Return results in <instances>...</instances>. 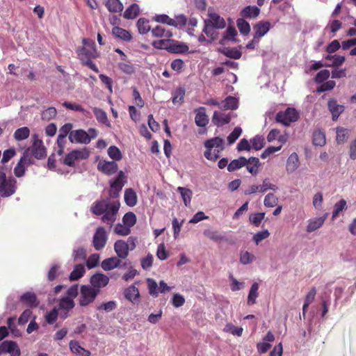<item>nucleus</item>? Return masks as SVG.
Here are the masks:
<instances>
[{"label":"nucleus","mask_w":356,"mask_h":356,"mask_svg":"<svg viewBox=\"0 0 356 356\" xmlns=\"http://www.w3.org/2000/svg\"><path fill=\"white\" fill-rule=\"evenodd\" d=\"M119 208L120 203L111 202L108 198H106L95 201L90 211L96 216L103 215L102 221L111 227L116 220Z\"/></svg>","instance_id":"1"},{"label":"nucleus","mask_w":356,"mask_h":356,"mask_svg":"<svg viewBox=\"0 0 356 356\" xmlns=\"http://www.w3.org/2000/svg\"><path fill=\"white\" fill-rule=\"evenodd\" d=\"M83 47H79L76 50L78 58L81 61L82 64L88 67L95 72H99V70L96 65L92 61L99 56L95 43L92 40L83 38L82 40Z\"/></svg>","instance_id":"2"},{"label":"nucleus","mask_w":356,"mask_h":356,"mask_svg":"<svg viewBox=\"0 0 356 356\" xmlns=\"http://www.w3.org/2000/svg\"><path fill=\"white\" fill-rule=\"evenodd\" d=\"M206 150L204 153L205 158L211 161H216L220 154L225 149L224 140L220 137H214L204 142Z\"/></svg>","instance_id":"3"},{"label":"nucleus","mask_w":356,"mask_h":356,"mask_svg":"<svg viewBox=\"0 0 356 356\" xmlns=\"http://www.w3.org/2000/svg\"><path fill=\"white\" fill-rule=\"evenodd\" d=\"M17 190V180L12 177H6L3 167H0V196L8 197L13 195Z\"/></svg>","instance_id":"4"},{"label":"nucleus","mask_w":356,"mask_h":356,"mask_svg":"<svg viewBox=\"0 0 356 356\" xmlns=\"http://www.w3.org/2000/svg\"><path fill=\"white\" fill-rule=\"evenodd\" d=\"M99 293L100 290L98 289H94L90 285H82L79 300V305L86 307L92 303Z\"/></svg>","instance_id":"5"},{"label":"nucleus","mask_w":356,"mask_h":356,"mask_svg":"<svg viewBox=\"0 0 356 356\" xmlns=\"http://www.w3.org/2000/svg\"><path fill=\"white\" fill-rule=\"evenodd\" d=\"M89 155L90 152L86 147L82 149H74L65 155L62 163L65 165L74 167L76 161L86 159Z\"/></svg>","instance_id":"6"},{"label":"nucleus","mask_w":356,"mask_h":356,"mask_svg":"<svg viewBox=\"0 0 356 356\" xmlns=\"http://www.w3.org/2000/svg\"><path fill=\"white\" fill-rule=\"evenodd\" d=\"M299 114L293 108H287L284 111H280L275 116V120L285 126H289L291 122L298 121Z\"/></svg>","instance_id":"7"},{"label":"nucleus","mask_w":356,"mask_h":356,"mask_svg":"<svg viewBox=\"0 0 356 356\" xmlns=\"http://www.w3.org/2000/svg\"><path fill=\"white\" fill-rule=\"evenodd\" d=\"M124 173L120 170L118 174V177L114 180L110 181L109 196L111 198H117L119 196L120 192L124 185Z\"/></svg>","instance_id":"8"},{"label":"nucleus","mask_w":356,"mask_h":356,"mask_svg":"<svg viewBox=\"0 0 356 356\" xmlns=\"http://www.w3.org/2000/svg\"><path fill=\"white\" fill-rule=\"evenodd\" d=\"M30 149V152L33 156L37 159H42L47 156V150L42 140L38 138V136L35 135L33 136V145Z\"/></svg>","instance_id":"9"},{"label":"nucleus","mask_w":356,"mask_h":356,"mask_svg":"<svg viewBox=\"0 0 356 356\" xmlns=\"http://www.w3.org/2000/svg\"><path fill=\"white\" fill-rule=\"evenodd\" d=\"M107 234L106 232L103 227H99L93 236L92 245L96 250H102L107 242Z\"/></svg>","instance_id":"10"},{"label":"nucleus","mask_w":356,"mask_h":356,"mask_svg":"<svg viewBox=\"0 0 356 356\" xmlns=\"http://www.w3.org/2000/svg\"><path fill=\"white\" fill-rule=\"evenodd\" d=\"M69 140L71 143L88 144L90 138L88 133L83 129H77L72 131L69 136Z\"/></svg>","instance_id":"11"},{"label":"nucleus","mask_w":356,"mask_h":356,"mask_svg":"<svg viewBox=\"0 0 356 356\" xmlns=\"http://www.w3.org/2000/svg\"><path fill=\"white\" fill-rule=\"evenodd\" d=\"M97 169L104 174L111 176L118 171V165L114 161H99L97 164Z\"/></svg>","instance_id":"12"},{"label":"nucleus","mask_w":356,"mask_h":356,"mask_svg":"<svg viewBox=\"0 0 356 356\" xmlns=\"http://www.w3.org/2000/svg\"><path fill=\"white\" fill-rule=\"evenodd\" d=\"M109 282V278L103 273H96L91 276L90 279V283L92 288L98 289L100 290L101 288L105 287Z\"/></svg>","instance_id":"13"},{"label":"nucleus","mask_w":356,"mask_h":356,"mask_svg":"<svg viewBox=\"0 0 356 356\" xmlns=\"http://www.w3.org/2000/svg\"><path fill=\"white\" fill-rule=\"evenodd\" d=\"M209 19H205L204 22L209 25L216 27V29H224L226 26L225 19L221 17L218 13L214 12H209Z\"/></svg>","instance_id":"14"},{"label":"nucleus","mask_w":356,"mask_h":356,"mask_svg":"<svg viewBox=\"0 0 356 356\" xmlns=\"http://www.w3.org/2000/svg\"><path fill=\"white\" fill-rule=\"evenodd\" d=\"M270 26V22L263 21L259 22L254 26V37L257 43H259V39L269 31Z\"/></svg>","instance_id":"15"},{"label":"nucleus","mask_w":356,"mask_h":356,"mask_svg":"<svg viewBox=\"0 0 356 356\" xmlns=\"http://www.w3.org/2000/svg\"><path fill=\"white\" fill-rule=\"evenodd\" d=\"M327 106L332 113V118L334 121H336L344 111V106L339 104L337 101L334 99H329Z\"/></svg>","instance_id":"16"},{"label":"nucleus","mask_w":356,"mask_h":356,"mask_svg":"<svg viewBox=\"0 0 356 356\" xmlns=\"http://www.w3.org/2000/svg\"><path fill=\"white\" fill-rule=\"evenodd\" d=\"M196 113L195 117V122L197 127H205L209 123V118L206 114V109L203 106H200L195 110Z\"/></svg>","instance_id":"17"},{"label":"nucleus","mask_w":356,"mask_h":356,"mask_svg":"<svg viewBox=\"0 0 356 356\" xmlns=\"http://www.w3.org/2000/svg\"><path fill=\"white\" fill-rule=\"evenodd\" d=\"M114 250L119 259H125L129 255V244L123 240H118L115 243Z\"/></svg>","instance_id":"18"},{"label":"nucleus","mask_w":356,"mask_h":356,"mask_svg":"<svg viewBox=\"0 0 356 356\" xmlns=\"http://www.w3.org/2000/svg\"><path fill=\"white\" fill-rule=\"evenodd\" d=\"M231 121V115L229 113H225L215 111L212 118V122L218 126L221 127L229 123Z\"/></svg>","instance_id":"19"},{"label":"nucleus","mask_w":356,"mask_h":356,"mask_svg":"<svg viewBox=\"0 0 356 356\" xmlns=\"http://www.w3.org/2000/svg\"><path fill=\"white\" fill-rule=\"evenodd\" d=\"M20 301L25 305L35 308L39 305V301L34 293L26 292L20 297Z\"/></svg>","instance_id":"20"},{"label":"nucleus","mask_w":356,"mask_h":356,"mask_svg":"<svg viewBox=\"0 0 356 356\" xmlns=\"http://www.w3.org/2000/svg\"><path fill=\"white\" fill-rule=\"evenodd\" d=\"M168 52L173 54H184L188 51V47L184 42L171 40Z\"/></svg>","instance_id":"21"},{"label":"nucleus","mask_w":356,"mask_h":356,"mask_svg":"<svg viewBox=\"0 0 356 356\" xmlns=\"http://www.w3.org/2000/svg\"><path fill=\"white\" fill-rule=\"evenodd\" d=\"M124 297L132 303H138L140 301V293L137 287L131 285L124 291Z\"/></svg>","instance_id":"22"},{"label":"nucleus","mask_w":356,"mask_h":356,"mask_svg":"<svg viewBox=\"0 0 356 356\" xmlns=\"http://www.w3.org/2000/svg\"><path fill=\"white\" fill-rule=\"evenodd\" d=\"M260 13V9L256 6H245L240 13L243 18L254 19Z\"/></svg>","instance_id":"23"},{"label":"nucleus","mask_w":356,"mask_h":356,"mask_svg":"<svg viewBox=\"0 0 356 356\" xmlns=\"http://www.w3.org/2000/svg\"><path fill=\"white\" fill-rule=\"evenodd\" d=\"M326 218L327 214H325L323 216L310 219L307 226V232L311 233L321 227Z\"/></svg>","instance_id":"24"},{"label":"nucleus","mask_w":356,"mask_h":356,"mask_svg":"<svg viewBox=\"0 0 356 356\" xmlns=\"http://www.w3.org/2000/svg\"><path fill=\"white\" fill-rule=\"evenodd\" d=\"M121 260L116 257L106 259L102 262V268L104 270H111L115 268L120 267Z\"/></svg>","instance_id":"25"},{"label":"nucleus","mask_w":356,"mask_h":356,"mask_svg":"<svg viewBox=\"0 0 356 356\" xmlns=\"http://www.w3.org/2000/svg\"><path fill=\"white\" fill-rule=\"evenodd\" d=\"M260 165L259 159L257 157L251 156L246 159V168L247 170L252 175H257L258 173V168Z\"/></svg>","instance_id":"26"},{"label":"nucleus","mask_w":356,"mask_h":356,"mask_svg":"<svg viewBox=\"0 0 356 356\" xmlns=\"http://www.w3.org/2000/svg\"><path fill=\"white\" fill-rule=\"evenodd\" d=\"M186 90L182 87L176 88L172 92V102L175 105H181L184 102Z\"/></svg>","instance_id":"27"},{"label":"nucleus","mask_w":356,"mask_h":356,"mask_svg":"<svg viewBox=\"0 0 356 356\" xmlns=\"http://www.w3.org/2000/svg\"><path fill=\"white\" fill-rule=\"evenodd\" d=\"M112 33L115 37L124 41H130L132 39V35L129 31L119 26H114Z\"/></svg>","instance_id":"28"},{"label":"nucleus","mask_w":356,"mask_h":356,"mask_svg":"<svg viewBox=\"0 0 356 356\" xmlns=\"http://www.w3.org/2000/svg\"><path fill=\"white\" fill-rule=\"evenodd\" d=\"M152 34L156 38H170L172 36V33L170 30L166 29L161 25H158L152 29Z\"/></svg>","instance_id":"29"},{"label":"nucleus","mask_w":356,"mask_h":356,"mask_svg":"<svg viewBox=\"0 0 356 356\" xmlns=\"http://www.w3.org/2000/svg\"><path fill=\"white\" fill-rule=\"evenodd\" d=\"M246 165V158L240 156L232 160L227 165V170L230 172H234Z\"/></svg>","instance_id":"30"},{"label":"nucleus","mask_w":356,"mask_h":356,"mask_svg":"<svg viewBox=\"0 0 356 356\" xmlns=\"http://www.w3.org/2000/svg\"><path fill=\"white\" fill-rule=\"evenodd\" d=\"M238 107V99L232 96H228L221 102V108L225 110H236Z\"/></svg>","instance_id":"31"},{"label":"nucleus","mask_w":356,"mask_h":356,"mask_svg":"<svg viewBox=\"0 0 356 356\" xmlns=\"http://www.w3.org/2000/svg\"><path fill=\"white\" fill-rule=\"evenodd\" d=\"M140 13V8L138 4L132 3L128 7L124 13L123 17L125 19H132L138 16Z\"/></svg>","instance_id":"32"},{"label":"nucleus","mask_w":356,"mask_h":356,"mask_svg":"<svg viewBox=\"0 0 356 356\" xmlns=\"http://www.w3.org/2000/svg\"><path fill=\"white\" fill-rule=\"evenodd\" d=\"M202 32L206 34L208 38V42H213L217 39L218 33L216 29L204 22V26Z\"/></svg>","instance_id":"33"},{"label":"nucleus","mask_w":356,"mask_h":356,"mask_svg":"<svg viewBox=\"0 0 356 356\" xmlns=\"http://www.w3.org/2000/svg\"><path fill=\"white\" fill-rule=\"evenodd\" d=\"M74 305L75 304L72 299L67 297H63L59 300L58 307L59 309L67 312L73 309Z\"/></svg>","instance_id":"34"},{"label":"nucleus","mask_w":356,"mask_h":356,"mask_svg":"<svg viewBox=\"0 0 356 356\" xmlns=\"http://www.w3.org/2000/svg\"><path fill=\"white\" fill-rule=\"evenodd\" d=\"M299 165L298 156L296 153H292L288 158L286 161V170L288 172H293Z\"/></svg>","instance_id":"35"},{"label":"nucleus","mask_w":356,"mask_h":356,"mask_svg":"<svg viewBox=\"0 0 356 356\" xmlns=\"http://www.w3.org/2000/svg\"><path fill=\"white\" fill-rule=\"evenodd\" d=\"M124 201L129 207H134L137 203V195L132 188H127L124 191Z\"/></svg>","instance_id":"36"},{"label":"nucleus","mask_w":356,"mask_h":356,"mask_svg":"<svg viewBox=\"0 0 356 356\" xmlns=\"http://www.w3.org/2000/svg\"><path fill=\"white\" fill-rule=\"evenodd\" d=\"M106 7L111 13H120L123 10V5L120 0H107Z\"/></svg>","instance_id":"37"},{"label":"nucleus","mask_w":356,"mask_h":356,"mask_svg":"<svg viewBox=\"0 0 356 356\" xmlns=\"http://www.w3.org/2000/svg\"><path fill=\"white\" fill-rule=\"evenodd\" d=\"M92 111H93V113L95 114V116L97 120L99 123L106 124L107 126L110 125L109 121L108 120L107 114L104 111H103L101 108H97V107L93 108Z\"/></svg>","instance_id":"38"},{"label":"nucleus","mask_w":356,"mask_h":356,"mask_svg":"<svg viewBox=\"0 0 356 356\" xmlns=\"http://www.w3.org/2000/svg\"><path fill=\"white\" fill-rule=\"evenodd\" d=\"M177 191L180 193L185 206L188 207L191 204L193 195L192 191L181 186L177 188Z\"/></svg>","instance_id":"39"},{"label":"nucleus","mask_w":356,"mask_h":356,"mask_svg":"<svg viewBox=\"0 0 356 356\" xmlns=\"http://www.w3.org/2000/svg\"><path fill=\"white\" fill-rule=\"evenodd\" d=\"M85 272V268L83 264H76L70 275V280L73 281L77 280L83 276Z\"/></svg>","instance_id":"40"},{"label":"nucleus","mask_w":356,"mask_h":356,"mask_svg":"<svg viewBox=\"0 0 356 356\" xmlns=\"http://www.w3.org/2000/svg\"><path fill=\"white\" fill-rule=\"evenodd\" d=\"M259 284L257 282H254L252 286L249 291L248 297V304L249 305H252L255 304L256 299L259 296L258 293Z\"/></svg>","instance_id":"41"},{"label":"nucleus","mask_w":356,"mask_h":356,"mask_svg":"<svg viewBox=\"0 0 356 356\" xmlns=\"http://www.w3.org/2000/svg\"><path fill=\"white\" fill-rule=\"evenodd\" d=\"M30 130L27 127L17 129L14 133V138L17 141H21L29 138Z\"/></svg>","instance_id":"42"},{"label":"nucleus","mask_w":356,"mask_h":356,"mask_svg":"<svg viewBox=\"0 0 356 356\" xmlns=\"http://www.w3.org/2000/svg\"><path fill=\"white\" fill-rule=\"evenodd\" d=\"M137 27L140 34H146L151 30L149 22L145 18H140L138 20Z\"/></svg>","instance_id":"43"},{"label":"nucleus","mask_w":356,"mask_h":356,"mask_svg":"<svg viewBox=\"0 0 356 356\" xmlns=\"http://www.w3.org/2000/svg\"><path fill=\"white\" fill-rule=\"evenodd\" d=\"M326 143L325 136L321 131H315L313 133V144L316 146H323Z\"/></svg>","instance_id":"44"},{"label":"nucleus","mask_w":356,"mask_h":356,"mask_svg":"<svg viewBox=\"0 0 356 356\" xmlns=\"http://www.w3.org/2000/svg\"><path fill=\"white\" fill-rule=\"evenodd\" d=\"M225 332L231 333L233 335L241 337L243 334V329L242 327H237L229 323L226 324L223 328Z\"/></svg>","instance_id":"45"},{"label":"nucleus","mask_w":356,"mask_h":356,"mask_svg":"<svg viewBox=\"0 0 356 356\" xmlns=\"http://www.w3.org/2000/svg\"><path fill=\"white\" fill-rule=\"evenodd\" d=\"M244 19L243 17L238 19L236 20V25L241 34L248 35L250 31V26Z\"/></svg>","instance_id":"46"},{"label":"nucleus","mask_w":356,"mask_h":356,"mask_svg":"<svg viewBox=\"0 0 356 356\" xmlns=\"http://www.w3.org/2000/svg\"><path fill=\"white\" fill-rule=\"evenodd\" d=\"M5 344L7 345L6 353L10 354V356H20V349L15 341H9Z\"/></svg>","instance_id":"47"},{"label":"nucleus","mask_w":356,"mask_h":356,"mask_svg":"<svg viewBox=\"0 0 356 356\" xmlns=\"http://www.w3.org/2000/svg\"><path fill=\"white\" fill-rule=\"evenodd\" d=\"M251 148L257 151L262 149L265 145L264 138L261 136H256L250 140Z\"/></svg>","instance_id":"48"},{"label":"nucleus","mask_w":356,"mask_h":356,"mask_svg":"<svg viewBox=\"0 0 356 356\" xmlns=\"http://www.w3.org/2000/svg\"><path fill=\"white\" fill-rule=\"evenodd\" d=\"M204 235L215 242H220L225 239V237L217 231H212L211 229L204 230Z\"/></svg>","instance_id":"49"},{"label":"nucleus","mask_w":356,"mask_h":356,"mask_svg":"<svg viewBox=\"0 0 356 356\" xmlns=\"http://www.w3.org/2000/svg\"><path fill=\"white\" fill-rule=\"evenodd\" d=\"M108 154L111 159L115 161H120L122 159V156L120 150L115 145H112L108 149Z\"/></svg>","instance_id":"50"},{"label":"nucleus","mask_w":356,"mask_h":356,"mask_svg":"<svg viewBox=\"0 0 356 356\" xmlns=\"http://www.w3.org/2000/svg\"><path fill=\"white\" fill-rule=\"evenodd\" d=\"M120 62L118 63V68L125 74H131L134 72L135 68L130 61Z\"/></svg>","instance_id":"51"},{"label":"nucleus","mask_w":356,"mask_h":356,"mask_svg":"<svg viewBox=\"0 0 356 356\" xmlns=\"http://www.w3.org/2000/svg\"><path fill=\"white\" fill-rule=\"evenodd\" d=\"M255 259V256L248 251H241L240 253V262L243 265L252 263Z\"/></svg>","instance_id":"52"},{"label":"nucleus","mask_w":356,"mask_h":356,"mask_svg":"<svg viewBox=\"0 0 356 356\" xmlns=\"http://www.w3.org/2000/svg\"><path fill=\"white\" fill-rule=\"evenodd\" d=\"M278 203V197L273 193H268L266 195L264 204L266 207H274Z\"/></svg>","instance_id":"53"},{"label":"nucleus","mask_w":356,"mask_h":356,"mask_svg":"<svg viewBox=\"0 0 356 356\" xmlns=\"http://www.w3.org/2000/svg\"><path fill=\"white\" fill-rule=\"evenodd\" d=\"M170 41H171V40H170L169 38H168L166 40H165V39L158 40L153 41L152 44L156 49H165L168 51H169L168 47L170 46Z\"/></svg>","instance_id":"54"},{"label":"nucleus","mask_w":356,"mask_h":356,"mask_svg":"<svg viewBox=\"0 0 356 356\" xmlns=\"http://www.w3.org/2000/svg\"><path fill=\"white\" fill-rule=\"evenodd\" d=\"M123 223L129 228L136 222V216L133 212H128L124 214L122 218Z\"/></svg>","instance_id":"55"},{"label":"nucleus","mask_w":356,"mask_h":356,"mask_svg":"<svg viewBox=\"0 0 356 356\" xmlns=\"http://www.w3.org/2000/svg\"><path fill=\"white\" fill-rule=\"evenodd\" d=\"M117 307V303L114 300H111L107 302H104L101 304L97 307V310L102 311L104 310L106 312H110L115 310Z\"/></svg>","instance_id":"56"},{"label":"nucleus","mask_w":356,"mask_h":356,"mask_svg":"<svg viewBox=\"0 0 356 356\" xmlns=\"http://www.w3.org/2000/svg\"><path fill=\"white\" fill-rule=\"evenodd\" d=\"M57 111L54 107H49L41 114V118L44 121H49L56 117Z\"/></svg>","instance_id":"57"},{"label":"nucleus","mask_w":356,"mask_h":356,"mask_svg":"<svg viewBox=\"0 0 356 356\" xmlns=\"http://www.w3.org/2000/svg\"><path fill=\"white\" fill-rule=\"evenodd\" d=\"M242 134V129L239 127H236L227 136V142L229 145H232L236 142Z\"/></svg>","instance_id":"58"},{"label":"nucleus","mask_w":356,"mask_h":356,"mask_svg":"<svg viewBox=\"0 0 356 356\" xmlns=\"http://www.w3.org/2000/svg\"><path fill=\"white\" fill-rule=\"evenodd\" d=\"M148 285L149 293L151 296L157 297L159 292V286L157 283L154 279L148 278L147 280Z\"/></svg>","instance_id":"59"},{"label":"nucleus","mask_w":356,"mask_h":356,"mask_svg":"<svg viewBox=\"0 0 356 356\" xmlns=\"http://www.w3.org/2000/svg\"><path fill=\"white\" fill-rule=\"evenodd\" d=\"M265 217V213H257L250 216V222L255 227H259Z\"/></svg>","instance_id":"60"},{"label":"nucleus","mask_w":356,"mask_h":356,"mask_svg":"<svg viewBox=\"0 0 356 356\" xmlns=\"http://www.w3.org/2000/svg\"><path fill=\"white\" fill-rule=\"evenodd\" d=\"M330 73L329 70H323L316 74L314 81L318 84L322 83L330 77Z\"/></svg>","instance_id":"61"},{"label":"nucleus","mask_w":356,"mask_h":356,"mask_svg":"<svg viewBox=\"0 0 356 356\" xmlns=\"http://www.w3.org/2000/svg\"><path fill=\"white\" fill-rule=\"evenodd\" d=\"M346 207V202L345 200L341 199L337 202L334 206V211L332 212V218L337 217L341 211H342Z\"/></svg>","instance_id":"62"},{"label":"nucleus","mask_w":356,"mask_h":356,"mask_svg":"<svg viewBox=\"0 0 356 356\" xmlns=\"http://www.w3.org/2000/svg\"><path fill=\"white\" fill-rule=\"evenodd\" d=\"M15 155H16V151H15V148L11 147V148L7 149L3 152V156H2L1 162L3 164L6 163L12 158H13Z\"/></svg>","instance_id":"63"},{"label":"nucleus","mask_w":356,"mask_h":356,"mask_svg":"<svg viewBox=\"0 0 356 356\" xmlns=\"http://www.w3.org/2000/svg\"><path fill=\"white\" fill-rule=\"evenodd\" d=\"M26 170V166L22 163V160H19L14 168V174L17 177H22L24 175Z\"/></svg>","instance_id":"64"}]
</instances>
